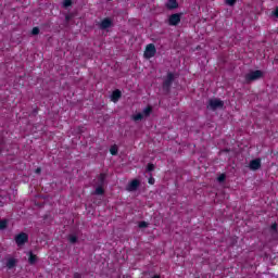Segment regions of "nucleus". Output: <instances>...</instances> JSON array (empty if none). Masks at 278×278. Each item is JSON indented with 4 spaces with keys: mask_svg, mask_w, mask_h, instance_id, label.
Instances as JSON below:
<instances>
[{
    "mask_svg": "<svg viewBox=\"0 0 278 278\" xmlns=\"http://www.w3.org/2000/svg\"><path fill=\"white\" fill-rule=\"evenodd\" d=\"M225 108V102L220 99H210L208 104L206 105L207 110L216 112V110H223Z\"/></svg>",
    "mask_w": 278,
    "mask_h": 278,
    "instance_id": "nucleus-1",
    "label": "nucleus"
},
{
    "mask_svg": "<svg viewBox=\"0 0 278 278\" xmlns=\"http://www.w3.org/2000/svg\"><path fill=\"white\" fill-rule=\"evenodd\" d=\"M173 81H175V74H173V72H168L162 86L165 92H170V86H173Z\"/></svg>",
    "mask_w": 278,
    "mask_h": 278,
    "instance_id": "nucleus-2",
    "label": "nucleus"
},
{
    "mask_svg": "<svg viewBox=\"0 0 278 278\" xmlns=\"http://www.w3.org/2000/svg\"><path fill=\"white\" fill-rule=\"evenodd\" d=\"M264 73L260 70L250 72L245 75V81H256V79H262Z\"/></svg>",
    "mask_w": 278,
    "mask_h": 278,
    "instance_id": "nucleus-3",
    "label": "nucleus"
},
{
    "mask_svg": "<svg viewBox=\"0 0 278 278\" xmlns=\"http://www.w3.org/2000/svg\"><path fill=\"white\" fill-rule=\"evenodd\" d=\"M155 53H157V50L155 49V45L153 43H149L147 47H146V51H144V58L147 60H151V58H155Z\"/></svg>",
    "mask_w": 278,
    "mask_h": 278,
    "instance_id": "nucleus-4",
    "label": "nucleus"
},
{
    "mask_svg": "<svg viewBox=\"0 0 278 278\" xmlns=\"http://www.w3.org/2000/svg\"><path fill=\"white\" fill-rule=\"evenodd\" d=\"M15 242L17 247H23L26 242H29V236L25 232H21L15 237Z\"/></svg>",
    "mask_w": 278,
    "mask_h": 278,
    "instance_id": "nucleus-5",
    "label": "nucleus"
},
{
    "mask_svg": "<svg viewBox=\"0 0 278 278\" xmlns=\"http://www.w3.org/2000/svg\"><path fill=\"white\" fill-rule=\"evenodd\" d=\"M178 23H181V13L172 14L168 18V25L177 27Z\"/></svg>",
    "mask_w": 278,
    "mask_h": 278,
    "instance_id": "nucleus-6",
    "label": "nucleus"
},
{
    "mask_svg": "<svg viewBox=\"0 0 278 278\" xmlns=\"http://www.w3.org/2000/svg\"><path fill=\"white\" fill-rule=\"evenodd\" d=\"M250 170H260L262 168V160L261 159H255L252 160L249 164Z\"/></svg>",
    "mask_w": 278,
    "mask_h": 278,
    "instance_id": "nucleus-7",
    "label": "nucleus"
},
{
    "mask_svg": "<svg viewBox=\"0 0 278 278\" xmlns=\"http://www.w3.org/2000/svg\"><path fill=\"white\" fill-rule=\"evenodd\" d=\"M138 188H140V180L134 179L129 182L127 190H128V192H136V190H138Z\"/></svg>",
    "mask_w": 278,
    "mask_h": 278,
    "instance_id": "nucleus-8",
    "label": "nucleus"
},
{
    "mask_svg": "<svg viewBox=\"0 0 278 278\" xmlns=\"http://www.w3.org/2000/svg\"><path fill=\"white\" fill-rule=\"evenodd\" d=\"M110 27H112V20L110 17L102 20L99 24L100 29H110Z\"/></svg>",
    "mask_w": 278,
    "mask_h": 278,
    "instance_id": "nucleus-9",
    "label": "nucleus"
},
{
    "mask_svg": "<svg viewBox=\"0 0 278 278\" xmlns=\"http://www.w3.org/2000/svg\"><path fill=\"white\" fill-rule=\"evenodd\" d=\"M67 241L70 244H77V242H79V236H77V233H70L67 236Z\"/></svg>",
    "mask_w": 278,
    "mask_h": 278,
    "instance_id": "nucleus-10",
    "label": "nucleus"
},
{
    "mask_svg": "<svg viewBox=\"0 0 278 278\" xmlns=\"http://www.w3.org/2000/svg\"><path fill=\"white\" fill-rule=\"evenodd\" d=\"M166 8L167 10H177V8H179V3L177 2V0H168L166 3Z\"/></svg>",
    "mask_w": 278,
    "mask_h": 278,
    "instance_id": "nucleus-11",
    "label": "nucleus"
},
{
    "mask_svg": "<svg viewBox=\"0 0 278 278\" xmlns=\"http://www.w3.org/2000/svg\"><path fill=\"white\" fill-rule=\"evenodd\" d=\"M123 97V93L121 92V90L116 89L113 91L111 99L113 101V103H116L118 101V99H121Z\"/></svg>",
    "mask_w": 278,
    "mask_h": 278,
    "instance_id": "nucleus-12",
    "label": "nucleus"
},
{
    "mask_svg": "<svg viewBox=\"0 0 278 278\" xmlns=\"http://www.w3.org/2000/svg\"><path fill=\"white\" fill-rule=\"evenodd\" d=\"M269 232L271 233L273 240H277V238H278L277 223H274V224L270 226Z\"/></svg>",
    "mask_w": 278,
    "mask_h": 278,
    "instance_id": "nucleus-13",
    "label": "nucleus"
},
{
    "mask_svg": "<svg viewBox=\"0 0 278 278\" xmlns=\"http://www.w3.org/2000/svg\"><path fill=\"white\" fill-rule=\"evenodd\" d=\"M36 262H38V256H36V254H34V252H28V264H30L31 266H34V264H36Z\"/></svg>",
    "mask_w": 278,
    "mask_h": 278,
    "instance_id": "nucleus-14",
    "label": "nucleus"
},
{
    "mask_svg": "<svg viewBox=\"0 0 278 278\" xmlns=\"http://www.w3.org/2000/svg\"><path fill=\"white\" fill-rule=\"evenodd\" d=\"M15 266H16L15 258H9L7 262V268H9V270H12V268H14Z\"/></svg>",
    "mask_w": 278,
    "mask_h": 278,
    "instance_id": "nucleus-15",
    "label": "nucleus"
},
{
    "mask_svg": "<svg viewBox=\"0 0 278 278\" xmlns=\"http://www.w3.org/2000/svg\"><path fill=\"white\" fill-rule=\"evenodd\" d=\"M97 186H105V174L99 175Z\"/></svg>",
    "mask_w": 278,
    "mask_h": 278,
    "instance_id": "nucleus-16",
    "label": "nucleus"
},
{
    "mask_svg": "<svg viewBox=\"0 0 278 278\" xmlns=\"http://www.w3.org/2000/svg\"><path fill=\"white\" fill-rule=\"evenodd\" d=\"M10 223L9 219H0V230L3 231L4 229H8V224Z\"/></svg>",
    "mask_w": 278,
    "mask_h": 278,
    "instance_id": "nucleus-17",
    "label": "nucleus"
},
{
    "mask_svg": "<svg viewBox=\"0 0 278 278\" xmlns=\"http://www.w3.org/2000/svg\"><path fill=\"white\" fill-rule=\"evenodd\" d=\"M151 112H153V108H151V106H147L146 109H143V111H142V115L143 116H151Z\"/></svg>",
    "mask_w": 278,
    "mask_h": 278,
    "instance_id": "nucleus-18",
    "label": "nucleus"
},
{
    "mask_svg": "<svg viewBox=\"0 0 278 278\" xmlns=\"http://www.w3.org/2000/svg\"><path fill=\"white\" fill-rule=\"evenodd\" d=\"M93 194H98V195L105 194V190H103V187H102V186H98V187L96 188Z\"/></svg>",
    "mask_w": 278,
    "mask_h": 278,
    "instance_id": "nucleus-19",
    "label": "nucleus"
},
{
    "mask_svg": "<svg viewBox=\"0 0 278 278\" xmlns=\"http://www.w3.org/2000/svg\"><path fill=\"white\" fill-rule=\"evenodd\" d=\"M155 170V165L153 163H149L146 168V173H153Z\"/></svg>",
    "mask_w": 278,
    "mask_h": 278,
    "instance_id": "nucleus-20",
    "label": "nucleus"
},
{
    "mask_svg": "<svg viewBox=\"0 0 278 278\" xmlns=\"http://www.w3.org/2000/svg\"><path fill=\"white\" fill-rule=\"evenodd\" d=\"M142 118H144V115L142 113H138L136 115L132 116V121H142Z\"/></svg>",
    "mask_w": 278,
    "mask_h": 278,
    "instance_id": "nucleus-21",
    "label": "nucleus"
},
{
    "mask_svg": "<svg viewBox=\"0 0 278 278\" xmlns=\"http://www.w3.org/2000/svg\"><path fill=\"white\" fill-rule=\"evenodd\" d=\"M110 153L111 155H118V148L116 146L111 147Z\"/></svg>",
    "mask_w": 278,
    "mask_h": 278,
    "instance_id": "nucleus-22",
    "label": "nucleus"
},
{
    "mask_svg": "<svg viewBox=\"0 0 278 278\" xmlns=\"http://www.w3.org/2000/svg\"><path fill=\"white\" fill-rule=\"evenodd\" d=\"M225 179H227V175H225V174H222V175H219V176L217 177V181H218L219 184H224Z\"/></svg>",
    "mask_w": 278,
    "mask_h": 278,
    "instance_id": "nucleus-23",
    "label": "nucleus"
},
{
    "mask_svg": "<svg viewBox=\"0 0 278 278\" xmlns=\"http://www.w3.org/2000/svg\"><path fill=\"white\" fill-rule=\"evenodd\" d=\"M73 5V0H64L63 1V7L64 8H71Z\"/></svg>",
    "mask_w": 278,
    "mask_h": 278,
    "instance_id": "nucleus-24",
    "label": "nucleus"
},
{
    "mask_svg": "<svg viewBox=\"0 0 278 278\" xmlns=\"http://www.w3.org/2000/svg\"><path fill=\"white\" fill-rule=\"evenodd\" d=\"M237 0H225L226 5H230V8H233L236 5Z\"/></svg>",
    "mask_w": 278,
    "mask_h": 278,
    "instance_id": "nucleus-25",
    "label": "nucleus"
},
{
    "mask_svg": "<svg viewBox=\"0 0 278 278\" xmlns=\"http://www.w3.org/2000/svg\"><path fill=\"white\" fill-rule=\"evenodd\" d=\"M147 227H149V223H147V222H140L139 223V228L140 229H147Z\"/></svg>",
    "mask_w": 278,
    "mask_h": 278,
    "instance_id": "nucleus-26",
    "label": "nucleus"
},
{
    "mask_svg": "<svg viewBox=\"0 0 278 278\" xmlns=\"http://www.w3.org/2000/svg\"><path fill=\"white\" fill-rule=\"evenodd\" d=\"M33 36H38V34H40V28L38 27H34L31 30Z\"/></svg>",
    "mask_w": 278,
    "mask_h": 278,
    "instance_id": "nucleus-27",
    "label": "nucleus"
},
{
    "mask_svg": "<svg viewBox=\"0 0 278 278\" xmlns=\"http://www.w3.org/2000/svg\"><path fill=\"white\" fill-rule=\"evenodd\" d=\"M148 184H150V186H153V184H155V178L151 174Z\"/></svg>",
    "mask_w": 278,
    "mask_h": 278,
    "instance_id": "nucleus-28",
    "label": "nucleus"
},
{
    "mask_svg": "<svg viewBox=\"0 0 278 278\" xmlns=\"http://www.w3.org/2000/svg\"><path fill=\"white\" fill-rule=\"evenodd\" d=\"M273 16H275V18H278V7L273 11Z\"/></svg>",
    "mask_w": 278,
    "mask_h": 278,
    "instance_id": "nucleus-29",
    "label": "nucleus"
},
{
    "mask_svg": "<svg viewBox=\"0 0 278 278\" xmlns=\"http://www.w3.org/2000/svg\"><path fill=\"white\" fill-rule=\"evenodd\" d=\"M74 278H81V274L75 273V274H74Z\"/></svg>",
    "mask_w": 278,
    "mask_h": 278,
    "instance_id": "nucleus-30",
    "label": "nucleus"
},
{
    "mask_svg": "<svg viewBox=\"0 0 278 278\" xmlns=\"http://www.w3.org/2000/svg\"><path fill=\"white\" fill-rule=\"evenodd\" d=\"M151 278H161L160 275H154Z\"/></svg>",
    "mask_w": 278,
    "mask_h": 278,
    "instance_id": "nucleus-31",
    "label": "nucleus"
},
{
    "mask_svg": "<svg viewBox=\"0 0 278 278\" xmlns=\"http://www.w3.org/2000/svg\"><path fill=\"white\" fill-rule=\"evenodd\" d=\"M36 173H40V168H37V169H36Z\"/></svg>",
    "mask_w": 278,
    "mask_h": 278,
    "instance_id": "nucleus-32",
    "label": "nucleus"
},
{
    "mask_svg": "<svg viewBox=\"0 0 278 278\" xmlns=\"http://www.w3.org/2000/svg\"><path fill=\"white\" fill-rule=\"evenodd\" d=\"M226 153H229V150H224Z\"/></svg>",
    "mask_w": 278,
    "mask_h": 278,
    "instance_id": "nucleus-33",
    "label": "nucleus"
},
{
    "mask_svg": "<svg viewBox=\"0 0 278 278\" xmlns=\"http://www.w3.org/2000/svg\"><path fill=\"white\" fill-rule=\"evenodd\" d=\"M68 18H70V17H68V16H66V21H68Z\"/></svg>",
    "mask_w": 278,
    "mask_h": 278,
    "instance_id": "nucleus-34",
    "label": "nucleus"
}]
</instances>
